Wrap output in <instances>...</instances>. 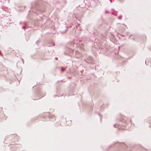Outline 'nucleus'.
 Listing matches in <instances>:
<instances>
[{
    "label": "nucleus",
    "instance_id": "9d476101",
    "mask_svg": "<svg viewBox=\"0 0 151 151\" xmlns=\"http://www.w3.org/2000/svg\"><path fill=\"white\" fill-rule=\"evenodd\" d=\"M5 67L1 64H0V70L1 71L4 70Z\"/></svg>",
    "mask_w": 151,
    "mask_h": 151
},
{
    "label": "nucleus",
    "instance_id": "f704fd0d",
    "mask_svg": "<svg viewBox=\"0 0 151 151\" xmlns=\"http://www.w3.org/2000/svg\"><path fill=\"white\" fill-rule=\"evenodd\" d=\"M73 28H74V29L75 28V27H73Z\"/></svg>",
    "mask_w": 151,
    "mask_h": 151
},
{
    "label": "nucleus",
    "instance_id": "0eeeda50",
    "mask_svg": "<svg viewBox=\"0 0 151 151\" xmlns=\"http://www.w3.org/2000/svg\"><path fill=\"white\" fill-rule=\"evenodd\" d=\"M46 116L48 118L50 119H55V117L53 114H51L50 113H47Z\"/></svg>",
    "mask_w": 151,
    "mask_h": 151
},
{
    "label": "nucleus",
    "instance_id": "6ab92c4d",
    "mask_svg": "<svg viewBox=\"0 0 151 151\" xmlns=\"http://www.w3.org/2000/svg\"><path fill=\"white\" fill-rule=\"evenodd\" d=\"M119 143V142H115L114 143L113 145H115L117 143Z\"/></svg>",
    "mask_w": 151,
    "mask_h": 151
},
{
    "label": "nucleus",
    "instance_id": "bb28decb",
    "mask_svg": "<svg viewBox=\"0 0 151 151\" xmlns=\"http://www.w3.org/2000/svg\"><path fill=\"white\" fill-rule=\"evenodd\" d=\"M112 10L113 11H115V10H114V9H112Z\"/></svg>",
    "mask_w": 151,
    "mask_h": 151
},
{
    "label": "nucleus",
    "instance_id": "393cba45",
    "mask_svg": "<svg viewBox=\"0 0 151 151\" xmlns=\"http://www.w3.org/2000/svg\"><path fill=\"white\" fill-rule=\"evenodd\" d=\"M121 143L122 144H124V143L123 142H122Z\"/></svg>",
    "mask_w": 151,
    "mask_h": 151
},
{
    "label": "nucleus",
    "instance_id": "5701e85b",
    "mask_svg": "<svg viewBox=\"0 0 151 151\" xmlns=\"http://www.w3.org/2000/svg\"><path fill=\"white\" fill-rule=\"evenodd\" d=\"M99 115L100 116V114H99ZM100 119H101V116H100Z\"/></svg>",
    "mask_w": 151,
    "mask_h": 151
},
{
    "label": "nucleus",
    "instance_id": "39448f33",
    "mask_svg": "<svg viewBox=\"0 0 151 151\" xmlns=\"http://www.w3.org/2000/svg\"><path fill=\"white\" fill-rule=\"evenodd\" d=\"M40 94H41V92H37L35 94H34V96H38V98H33V99L34 100H38V99H40L41 98L44 96L45 94V93L43 94V96H40Z\"/></svg>",
    "mask_w": 151,
    "mask_h": 151
},
{
    "label": "nucleus",
    "instance_id": "ea45409f",
    "mask_svg": "<svg viewBox=\"0 0 151 151\" xmlns=\"http://www.w3.org/2000/svg\"><path fill=\"white\" fill-rule=\"evenodd\" d=\"M150 66L151 67V65H150Z\"/></svg>",
    "mask_w": 151,
    "mask_h": 151
},
{
    "label": "nucleus",
    "instance_id": "72a5a7b5",
    "mask_svg": "<svg viewBox=\"0 0 151 151\" xmlns=\"http://www.w3.org/2000/svg\"><path fill=\"white\" fill-rule=\"evenodd\" d=\"M38 41H37V42H36V44H37V43H38Z\"/></svg>",
    "mask_w": 151,
    "mask_h": 151
},
{
    "label": "nucleus",
    "instance_id": "2eb2a0df",
    "mask_svg": "<svg viewBox=\"0 0 151 151\" xmlns=\"http://www.w3.org/2000/svg\"><path fill=\"white\" fill-rule=\"evenodd\" d=\"M122 15H120L118 17V19H122Z\"/></svg>",
    "mask_w": 151,
    "mask_h": 151
},
{
    "label": "nucleus",
    "instance_id": "cd10ccee",
    "mask_svg": "<svg viewBox=\"0 0 151 151\" xmlns=\"http://www.w3.org/2000/svg\"><path fill=\"white\" fill-rule=\"evenodd\" d=\"M120 2H122V1L121 0H119Z\"/></svg>",
    "mask_w": 151,
    "mask_h": 151
},
{
    "label": "nucleus",
    "instance_id": "f03ea898",
    "mask_svg": "<svg viewBox=\"0 0 151 151\" xmlns=\"http://www.w3.org/2000/svg\"><path fill=\"white\" fill-rule=\"evenodd\" d=\"M80 42L78 38H76L73 41L69 42L67 44V46L68 47L66 51L64 52L65 55L71 56L74 52V50L69 47H74L75 44L77 45Z\"/></svg>",
    "mask_w": 151,
    "mask_h": 151
},
{
    "label": "nucleus",
    "instance_id": "6e6552de",
    "mask_svg": "<svg viewBox=\"0 0 151 151\" xmlns=\"http://www.w3.org/2000/svg\"><path fill=\"white\" fill-rule=\"evenodd\" d=\"M47 46L50 47L51 46H54L55 44L52 41H50L47 43Z\"/></svg>",
    "mask_w": 151,
    "mask_h": 151
},
{
    "label": "nucleus",
    "instance_id": "58836bf2",
    "mask_svg": "<svg viewBox=\"0 0 151 151\" xmlns=\"http://www.w3.org/2000/svg\"><path fill=\"white\" fill-rule=\"evenodd\" d=\"M71 26H72L73 27V25H72Z\"/></svg>",
    "mask_w": 151,
    "mask_h": 151
},
{
    "label": "nucleus",
    "instance_id": "f3484780",
    "mask_svg": "<svg viewBox=\"0 0 151 151\" xmlns=\"http://www.w3.org/2000/svg\"><path fill=\"white\" fill-rule=\"evenodd\" d=\"M23 24L25 25L26 26L27 25V23L26 22H24Z\"/></svg>",
    "mask_w": 151,
    "mask_h": 151
},
{
    "label": "nucleus",
    "instance_id": "dca6fc26",
    "mask_svg": "<svg viewBox=\"0 0 151 151\" xmlns=\"http://www.w3.org/2000/svg\"><path fill=\"white\" fill-rule=\"evenodd\" d=\"M17 146H18V145H14L12 146V148H14V147H17Z\"/></svg>",
    "mask_w": 151,
    "mask_h": 151
},
{
    "label": "nucleus",
    "instance_id": "9b49d317",
    "mask_svg": "<svg viewBox=\"0 0 151 151\" xmlns=\"http://www.w3.org/2000/svg\"><path fill=\"white\" fill-rule=\"evenodd\" d=\"M67 68V67H62L61 68V71H62V72H64L66 70V69Z\"/></svg>",
    "mask_w": 151,
    "mask_h": 151
},
{
    "label": "nucleus",
    "instance_id": "b1692460",
    "mask_svg": "<svg viewBox=\"0 0 151 151\" xmlns=\"http://www.w3.org/2000/svg\"><path fill=\"white\" fill-rule=\"evenodd\" d=\"M114 0H113V1H114ZM110 2L111 3H112V0H110Z\"/></svg>",
    "mask_w": 151,
    "mask_h": 151
},
{
    "label": "nucleus",
    "instance_id": "1a4fd4ad",
    "mask_svg": "<svg viewBox=\"0 0 151 151\" xmlns=\"http://www.w3.org/2000/svg\"><path fill=\"white\" fill-rule=\"evenodd\" d=\"M59 3L62 4H63L65 5L67 3L66 0H59Z\"/></svg>",
    "mask_w": 151,
    "mask_h": 151
},
{
    "label": "nucleus",
    "instance_id": "c85d7f7f",
    "mask_svg": "<svg viewBox=\"0 0 151 151\" xmlns=\"http://www.w3.org/2000/svg\"><path fill=\"white\" fill-rule=\"evenodd\" d=\"M68 79H70L71 78H70V77H68Z\"/></svg>",
    "mask_w": 151,
    "mask_h": 151
},
{
    "label": "nucleus",
    "instance_id": "7c9ffc66",
    "mask_svg": "<svg viewBox=\"0 0 151 151\" xmlns=\"http://www.w3.org/2000/svg\"><path fill=\"white\" fill-rule=\"evenodd\" d=\"M0 2H1V4H2V3H2V1H0Z\"/></svg>",
    "mask_w": 151,
    "mask_h": 151
},
{
    "label": "nucleus",
    "instance_id": "c756f323",
    "mask_svg": "<svg viewBox=\"0 0 151 151\" xmlns=\"http://www.w3.org/2000/svg\"><path fill=\"white\" fill-rule=\"evenodd\" d=\"M112 14L114 15H115L114 14L113 12L112 13Z\"/></svg>",
    "mask_w": 151,
    "mask_h": 151
},
{
    "label": "nucleus",
    "instance_id": "a211bd4d",
    "mask_svg": "<svg viewBox=\"0 0 151 151\" xmlns=\"http://www.w3.org/2000/svg\"><path fill=\"white\" fill-rule=\"evenodd\" d=\"M0 55L2 56H3V54L1 53V50H0Z\"/></svg>",
    "mask_w": 151,
    "mask_h": 151
},
{
    "label": "nucleus",
    "instance_id": "4c0bfd02",
    "mask_svg": "<svg viewBox=\"0 0 151 151\" xmlns=\"http://www.w3.org/2000/svg\"><path fill=\"white\" fill-rule=\"evenodd\" d=\"M75 26H76V27H77V26H76V25H75Z\"/></svg>",
    "mask_w": 151,
    "mask_h": 151
},
{
    "label": "nucleus",
    "instance_id": "f257e3e1",
    "mask_svg": "<svg viewBox=\"0 0 151 151\" xmlns=\"http://www.w3.org/2000/svg\"><path fill=\"white\" fill-rule=\"evenodd\" d=\"M41 1L37 0L32 3V8L29 11V14L33 12L35 14H38V12H44L45 10V8Z\"/></svg>",
    "mask_w": 151,
    "mask_h": 151
},
{
    "label": "nucleus",
    "instance_id": "7ed1b4c3",
    "mask_svg": "<svg viewBox=\"0 0 151 151\" xmlns=\"http://www.w3.org/2000/svg\"><path fill=\"white\" fill-rule=\"evenodd\" d=\"M126 118L125 117L124 118H122L120 120V121L124 123L125 124L123 125H120V124H114V127L118 128L119 129H124V128H122V127L124 126L125 127L126 126V125L125 124H126L127 122L126 121Z\"/></svg>",
    "mask_w": 151,
    "mask_h": 151
},
{
    "label": "nucleus",
    "instance_id": "c9c22d12",
    "mask_svg": "<svg viewBox=\"0 0 151 151\" xmlns=\"http://www.w3.org/2000/svg\"><path fill=\"white\" fill-rule=\"evenodd\" d=\"M145 64L147 65L146 62H145Z\"/></svg>",
    "mask_w": 151,
    "mask_h": 151
},
{
    "label": "nucleus",
    "instance_id": "f8f14e48",
    "mask_svg": "<svg viewBox=\"0 0 151 151\" xmlns=\"http://www.w3.org/2000/svg\"><path fill=\"white\" fill-rule=\"evenodd\" d=\"M1 8L3 10H4L5 11H7V8L5 6H2Z\"/></svg>",
    "mask_w": 151,
    "mask_h": 151
},
{
    "label": "nucleus",
    "instance_id": "20e7f679",
    "mask_svg": "<svg viewBox=\"0 0 151 151\" xmlns=\"http://www.w3.org/2000/svg\"><path fill=\"white\" fill-rule=\"evenodd\" d=\"M85 62L89 63H92L93 62L94 59L91 56L86 57L84 59Z\"/></svg>",
    "mask_w": 151,
    "mask_h": 151
},
{
    "label": "nucleus",
    "instance_id": "aec40b11",
    "mask_svg": "<svg viewBox=\"0 0 151 151\" xmlns=\"http://www.w3.org/2000/svg\"><path fill=\"white\" fill-rule=\"evenodd\" d=\"M25 28V26H23L22 27V28L23 29H24Z\"/></svg>",
    "mask_w": 151,
    "mask_h": 151
},
{
    "label": "nucleus",
    "instance_id": "473e14b6",
    "mask_svg": "<svg viewBox=\"0 0 151 151\" xmlns=\"http://www.w3.org/2000/svg\"><path fill=\"white\" fill-rule=\"evenodd\" d=\"M57 96V95H54V97H55V96Z\"/></svg>",
    "mask_w": 151,
    "mask_h": 151
},
{
    "label": "nucleus",
    "instance_id": "4be33fe9",
    "mask_svg": "<svg viewBox=\"0 0 151 151\" xmlns=\"http://www.w3.org/2000/svg\"><path fill=\"white\" fill-rule=\"evenodd\" d=\"M22 61L23 63L24 64V61L22 59Z\"/></svg>",
    "mask_w": 151,
    "mask_h": 151
},
{
    "label": "nucleus",
    "instance_id": "e433bc0d",
    "mask_svg": "<svg viewBox=\"0 0 151 151\" xmlns=\"http://www.w3.org/2000/svg\"><path fill=\"white\" fill-rule=\"evenodd\" d=\"M75 26H76V27H77V26H76V25H75Z\"/></svg>",
    "mask_w": 151,
    "mask_h": 151
},
{
    "label": "nucleus",
    "instance_id": "ddd939ff",
    "mask_svg": "<svg viewBox=\"0 0 151 151\" xmlns=\"http://www.w3.org/2000/svg\"><path fill=\"white\" fill-rule=\"evenodd\" d=\"M72 27V26H69V27H68L65 30V31L64 32H61L62 33H65L66 32V31L67 30L68 28H71V27Z\"/></svg>",
    "mask_w": 151,
    "mask_h": 151
},
{
    "label": "nucleus",
    "instance_id": "423d86ee",
    "mask_svg": "<svg viewBox=\"0 0 151 151\" xmlns=\"http://www.w3.org/2000/svg\"><path fill=\"white\" fill-rule=\"evenodd\" d=\"M99 50H100V52L103 53L106 52L107 49L106 47H103V46L100 47V46H99Z\"/></svg>",
    "mask_w": 151,
    "mask_h": 151
},
{
    "label": "nucleus",
    "instance_id": "412c9836",
    "mask_svg": "<svg viewBox=\"0 0 151 151\" xmlns=\"http://www.w3.org/2000/svg\"><path fill=\"white\" fill-rule=\"evenodd\" d=\"M105 13H109V12L107 11H106L105 12Z\"/></svg>",
    "mask_w": 151,
    "mask_h": 151
},
{
    "label": "nucleus",
    "instance_id": "2f4dec72",
    "mask_svg": "<svg viewBox=\"0 0 151 151\" xmlns=\"http://www.w3.org/2000/svg\"><path fill=\"white\" fill-rule=\"evenodd\" d=\"M150 61V63H151V59Z\"/></svg>",
    "mask_w": 151,
    "mask_h": 151
},
{
    "label": "nucleus",
    "instance_id": "4468645a",
    "mask_svg": "<svg viewBox=\"0 0 151 151\" xmlns=\"http://www.w3.org/2000/svg\"><path fill=\"white\" fill-rule=\"evenodd\" d=\"M75 54L76 55H77L80 54V52H78V51L76 50L75 51Z\"/></svg>",
    "mask_w": 151,
    "mask_h": 151
},
{
    "label": "nucleus",
    "instance_id": "a878e982",
    "mask_svg": "<svg viewBox=\"0 0 151 151\" xmlns=\"http://www.w3.org/2000/svg\"><path fill=\"white\" fill-rule=\"evenodd\" d=\"M55 59L56 60H57L58 59V58H55Z\"/></svg>",
    "mask_w": 151,
    "mask_h": 151
}]
</instances>
